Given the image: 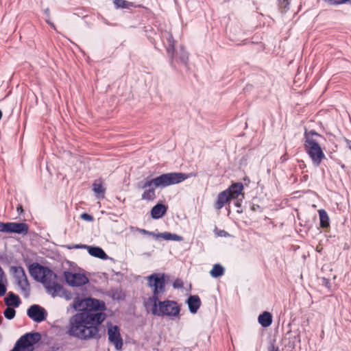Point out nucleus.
I'll use <instances>...</instances> for the list:
<instances>
[{
    "label": "nucleus",
    "mask_w": 351,
    "mask_h": 351,
    "mask_svg": "<svg viewBox=\"0 0 351 351\" xmlns=\"http://www.w3.org/2000/svg\"><path fill=\"white\" fill-rule=\"evenodd\" d=\"M87 309L75 314L69 319L66 334L80 340H99L100 326L106 319L104 302L92 298H86Z\"/></svg>",
    "instance_id": "f257e3e1"
},
{
    "label": "nucleus",
    "mask_w": 351,
    "mask_h": 351,
    "mask_svg": "<svg viewBox=\"0 0 351 351\" xmlns=\"http://www.w3.org/2000/svg\"><path fill=\"white\" fill-rule=\"evenodd\" d=\"M192 174L182 172H170L162 173L156 178L146 177L143 180L137 183V188L144 189L141 199L153 201L156 198V189H164L171 185L179 184L190 178Z\"/></svg>",
    "instance_id": "f03ea898"
},
{
    "label": "nucleus",
    "mask_w": 351,
    "mask_h": 351,
    "mask_svg": "<svg viewBox=\"0 0 351 351\" xmlns=\"http://www.w3.org/2000/svg\"><path fill=\"white\" fill-rule=\"evenodd\" d=\"M314 136H320L315 130H311L309 132L305 131L304 147L307 154L311 158L313 165L318 167L320 165L322 160L326 157L319 143L313 138Z\"/></svg>",
    "instance_id": "7ed1b4c3"
},
{
    "label": "nucleus",
    "mask_w": 351,
    "mask_h": 351,
    "mask_svg": "<svg viewBox=\"0 0 351 351\" xmlns=\"http://www.w3.org/2000/svg\"><path fill=\"white\" fill-rule=\"evenodd\" d=\"M148 287L152 289V296L149 300L151 302H158L161 295L166 292V281L164 274L154 273L146 278Z\"/></svg>",
    "instance_id": "20e7f679"
},
{
    "label": "nucleus",
    "mask_w": 351,
    "mask_h": 351,
    "mask_svg": "<svg viewBox=\"0 0 351 351\" xmlns=\"http://www.w3.org/2000/svg\"><path fill=\"white\" fill-rule=\"evenodd\" d=\"M152 313L157 316L176 317L179 315L180 308L178 303L173 300H165L152 302Z\"/></svg>",
    "instance_id": "39448f33"
},
{
    "label": "nucleus",
    "mask_w": 351,
    "mask_h": 351,
    "mask_svg": "<svg viewBox=\"0 0 351 351\" xmlns=\"http://www.w3.org/2000/svg\"><path fill=\"white\" fill-rule=\"evenodd\" d=\"M29 273L35 280L43 285L49 279L57 278L56 274L51 269L38 263H34L29 266Z\"/></svg>",
    "instance_id": "423d86ee"
},
{
    "label": "nucleus",
    "mask_w": 351,
    "mask_h": 351,
    "mask_svg": "<svg viewBox=\"0 0 351 351\" xmlns=\"http://www.w3.org/2000/svg\"><path fill=\"white\" fill-rule=\"evenodd\" d=\"M41 339L38 332H29L22 335L10 351H34V345Z\"/></svg>",
    "instance_id": "0eeeda50"
},
{
    "label": "nucleus",
    "mask_w": 351,
    "mask_h": 351,
    "mask_svg": "<svg viewBox=\"0 0 351 351\" xmlns=\"http://www.w3.org/2000/svg\"><path fill=\"white\" fill-rule=\"evenodd\" d=\"M10 270L16 279V283L21 288L22 292L29 295V283L24 269L21 266H11Z\"/></svg>",
    "instance_id": "6e6552de"
},
{
    "label": "nucleus",
    "mask_w": 351,
    "mask_h": 351,
    "mask_svg": "<svg viewBox=\"0 0 351 351\" xmlns=\"http://www.w3.org/2000/svg\"><path fill=\"white\" fill-rule=\"evenodd\" d=\"M64 277L67 284L72 287H80L89 282L88 278L83 274L64 271Z\"/></svg>",
    "instance_id": "1a4fd4ad"
},
{
    "label": "nucleus",
    "mask_w": 351,
    "mask_h": 351,
    "mask_svg": "<svg viewBox=\"0 0 351 351\" xmlns=\"http://www.w3.org/2000/svg\"><path fill=\"white\" fill-rule=\"evenodd\" d=\"M108 337L109 342L114 345L117 350L122 349L123 339L118 326H112L111 324H109L108 326Z\"/></svg>",
    "instance_id": "9d476101"
},
{
    "label": "nucleus",
    "mask_w": 351,
    "mask_h": 351,
    "mask_svg": "<svg viewBox=\"0 0 351 351\" xmlns=\"http://www.w3.org/2000/svg\"><path fill=\"white\" fill-rule=\"evenodd\" d=\"M27 315L33 321L40 323L46 319L47 313L43 307L38 304H33L27 309Z\"/></svg>",
    "instance_id": "9b49d317"
},
{
    "label": "nucleus",
    "mask_w": 351,
    "mask_h": 351,
    "mask_svg": "<svg viewBox=\"0 0 351 351\" xmlns=\"http://www.w3.org/2000/svg\"><path fill=\"white\" fill-rule=\"evenodd\" d=\"M56 278L49 279L47 282L43 285L47 290V292L50 294L53 298L60 296L63 291L64 287L55 282Z\"/></svg>",
    "instance_id": "f8f14e48"
},
{
    "label": "nucleus",
    "mask_w": 351,
    "mask_h": 351,
    "mask_svg": "<svg viewBox=\"0 0 351 351\" xmlns=\"http://www.w3.org/2000/svg\"><path fill=\"white\" fill-rule=\"evenodd\" d=\"M29 230V226L23 222H10V233L19 234H27Z\"/></svg>",
    "instance_id": "ddd939ff"
},
{
    "label": "nucleus",
    "mask_w": 351,
    "mask_h": 351,
    "mask_svg": "<svg viewBox=\"0 0 351 351\" xmlns=\"http://www.w3.org/2000/svg\"><path fill=\"white\" fill-rule=\"evenodd\" d=\"M243 189V185L241 182H236L230 186L225 191L232 199H236L241 194Z\"/></svg>",
    "instance_id": "4468645a"
},
{
    "label": "nucleus",
    "mask_w": 351,
    "mask_h": 351,
    "mask_svg": "<svg viewBox=\"0 0 351 351\" xmlns=\"http://www.w3.org/2000/svg\"><path fill=\"white\" fill-rule=\"evenodd\" d=\"M167 210V206L161 203L156 204L151 210V216L153 219H158L164 216Z\"/></svg>",
    "instance_id": "2eb2a0df"
},
{
    "label": "nucleus",
    "mask_w": 351,
    "mask_h": 351,
    "mask_svg": "<svg viewBox=\"0 0 351 351\" xmlns=\"http://www.w3.org/2000/svg\"><path fill=\"white\" fill-rule=\"evenodd\" d=\"M189 309L191 313H197L201 306V300L198 295H190L187 299Z\"/></svg>",
    "instance_id": "dca6fc26"
},
{
    "label": "nucleus",
    "mask_w": 351,
    "mask_h": 351,
    "mask_svg": "<svg viewBox=\"0 0 351 351\" xmlns=\"http://www.w3.org/2000/svg\"><path fill=\"white\" fill-rule=\"evenodd\" d=\"M4 302L8 307L14 306L16 308L19 307L21 303L19 295L11 291L5 298Z\"/></svg>",
    "instance_id": "f3484780"
},
{
    "label": "nucleus",
    "mask_w": 351,
    "mask_h": 351,
    "mask_svg": "<svg viewBox=\"0 0 351 351\" xmlns=\"http://www.w3.org/2000/svg\"><path fill=\"white\" fill-rule=\"evenodd\" d=\"M87 250L89 254L92 256L99 258L102 260H106L108 258L106 253L99 247L88 245Z\"/></svg>",
    "instance_id": "a211bd4d"
},
{
    "label": "nucleus",
    "mask_w": 351,
    "mask_h": 351,
    "mask_svg": "<svg viewBox=\"0 0 351 351\" xmlns=\"http://www.w3.org/2000/svg\"><path fill=\"white\" fill-rule=\"evenodd\" d=\"M230 199L231 198L225 191L219 193L217 195V201L215 203V208L217 210L221 209Z\"/></svg>",
    "instance_id": "6ab92c4d"
},
{
    "label": "nucleus",
    "mask_w": 351,
    "mask_h": 351,
    "mask_svg": "<svg viewBox=\"0 0 351 351\" xmlns=\"http://www.w3.org/2000/svg\"><path fill=\"white\" fill-rule=\"evenodd\" d=\"M258 322L263 327H269L272 323V315L269 312L264 311L259 315Z\"/></svg>",
    "instance_id": "aec40b11"
},
{
    "label": "nucleus",
    "mask_w": 351,
    "mask_h": 351,
    "mask_svg": "<svg viewBox=\"0 0 351 351\" xmlns=\"http://www.w3.org/2000/svg\"><path fill=\"white\" fill-rule=\"evenodd\" d=\"M158 238H162V239H163L165 240H167V241L171 240V241H182L183 240L182 237H181L178 234H174V233L169 232L158 233L156 235V239H158Z\"/></svg>",
    "instance_id": "412c9836"
},
{
    "label": "nucleus",
    "mask_w": 351,
    "mask_h": 351,
    "mask_svg": "<svg viewBox=\"0 0 351 351\" xmlns=\"http://www.w3.org/2000/svg\"><path fill=\"white\" fill-rule=\"evenodd\" d=\"M167 41L165 43L166 49L167 53L171 56V58L174 56V40L173 36L170 33H167L166 36Z\"/></svg>",
    "instance_id": "4be33fe9"
},
{
    "label": "nucleus",
    "mask_w": 351,
    "mask_h": 351,
    "mask_svg": "<svg viewBox=\"0 0 351 351\" xmlns=\"http://www.w3.org/2000/svg\"><path fill=\"white\" fill-rule=\"evenodd\" d=\"M319 221H320V226L322 228H326L330 226V219L327 212L324 209H320L318 210Z\"/></svg>",
    "instance_id": "5701e85b"
},
{
    "label": "nucleus",
    "mask_w": 351,
    "mask_h": 351,
    "mask_svg": "<svg viewBox=\"0 0 351 351\" xmlns=\"http://www.w3.org/2000/svg\"><path fill=\"white\" fill-rule=\"evenodd\" d=\"M176 56L179 59L180 63L188 67L189 53L186 51L184 47L181 46L180 50L177 52Z\"/></svg>",
    "instance_id": "b1692460"
},
{
    "label": "nucleus",
    "mask_w": 351,
    "mask_h": 351,
    "mask_svg": "<svg viewBox=\"0 0 351 351\" xmlns=\"http://www.w3.org/2000/svg\"><path fill=\"white\" fill-rule=\"evenodd\" d=\"M225 273V269L220 264H215L210 271V274L213 278H219Z\"/></svg>",
    "instance_id": "393cba45"
},
{
    "label": "nucleus",
    "mask_w": 351,
    "mask_h": 351,
    "mask_svg": "<svg viewBox=\"0 0 351 351\" xmlns=\"http://www.w3.org/2000/svg\"><path fill=\"white\" fill-rule=\"evenodd\" d=\"M73 307L80 312L85 311L86 308V298L75 300L73 304Z\"/></svg>",
    "instance_id": "a878e982"
},
{
    "label": "nucleus",
    "mask_w": 351,
    "mask_h": 351,
    "mask_svg": "<svg viewBox=\"0 0 351 351\" xmlns=\"http://www.w3.org/2000/svg\"><path fill=\"white\" fill-rule=\"evenodd\" d=\"M93 191L97 195L98 197H104L105 189L101 183L94 182L93 184Z\"/></svg>",
    "instance_id": "bb28decb"
},
{
    "label": "nucleus",
    "mask_w": 351,
    "mask_h": 351,
    "mask_svg": "<svg viewBox=\"0 0 351 351\" xmlns=\"http://www.w3.org/2000/svg\"><path fill=\"white\" fill-rule=\"evenodd\" d=\"M5 317L8 319H12L16 315V311L14 308L7 306L3 311Z\"/></svg>",
    "instance_id": "cd10ccee"
},
{
    "label": "nucleus",
    "mask_w": 351,
    "mask_h": 351,
    "mask_svg": "<svg viewBox=\"0 0 351 351\" xmlns=\"http://www.w3.org/2000/svg\"><path fill=\"white\" fill-rule=\"evenodd\" d=\"M113 3L116 9L127 8L130 3L125 0H113Z\"/></svg>",
    "instance_id": "c85d7f7f"
},
{
    "label": "nucleus",
    "mask_w": 351,
    "mask_h": 351,
    "mask_svg": "<svg viewBox=\"0 0 351 351\" xmlns=\"http://www.w3.org/2000/svg\"><path fill=\"white\" fill-rule=\"evenodd\" d=\"M278 6L280 9H283L286 12L289 9V0H278Z\"/></svg>",
    "instance_id": "c756f323"
},
{
    "label": "nucleus",
    "mask_w": 351,
    "mask_h": 351,
    "mask_svg": "<svg viewBox=\"0 0 351 351\" xmlns=\"http://www.w3.org/2000/svg\"><path fill=\"white\" fill-rule=\"evenodd\" d=\"M0 232L10 233V222H1L0 221Z\"/></svg>",
    "instance_id": "7c9ffc66"
},
{
    "label": "nucleus",
    "mask_w": 351,
    "mask_h": 351,
    "mask_svg": "<svg viewBox=\"0 0 351 351\" xmlns=\"http://www.w3.org/2000/svg\"><path fill=\"white\" fill-rule=\"evenodd\" d=\"M60 297L64 298L67 300H70L73 298V295L70 291L64 289Z\"/></svg>",
    "instance_id": "2f4dec72"
},
{
    "label": "nucleus",
    "mask_w": 351,
    "mask_h": 351,
    "mask_svg": "<svg viewBox=\"0 0 351 351\" xmlns=\"http://www.w3.org/2000/svg\"><path fill=\"white\" fill-rule=\"evenodd\" d=\"M6 283L7 282L5 281L0 282V297L5 295V294L6 293Z\"/></svg>",
    "instance_id": "473e14b6"
},
{
    "label": "nucleus",
    "mask_w": 351,
    "mask_h": 351,
    "mask_svg": "<svg viewBox=\"0 0 351 351\" xmlns=\"http://www.w3.org/2000/svg\"><path fill=\"white\" fill-rule=\"evenodd\" d=\"M88 245H84V244H76V245H67V249L71 250V249H87Z\"/></svg>",
    "instance_id": "72a5a7b5"
},
{
    "label": "nucleus",
    "mask_w": 351,
    "mask_h": 351,
    "mask_svg": "<svg viewBox=\"0 0 351 351\" xmlns=\"http://www.w3.org/2000/svg\"><path fill=\"white\" fill-rule=\"evenodd\" d=\"M325 2L328 3L331 5H339L346 3V1H348V0H324Z\"/></svg>",
    "instance_id": "f704fd0d"
},
{
    "label": "nucleus",
    "mask_w": 351,
    "mask_h": 351,
    "mask_svg": "<svg viewBox=\"0 0 351 351\" xmlns=\"http://www.w3.org/2000/svg\"><path fill=\"white\" fill-rule=\"evenodd\" d=\"M80 217H81V219H82L85 221H92L94 220L93 217L86 213H84L81 214Z\"/></svg>",
    "instance_id": "c9c22d12"
},
{
    "label": "nucleus",
    "mask_w": 351,
    "mask_h": 351,
    "mask_svg": "<svg viewBox=\"0 0 351 351\" xmlns=\"http://www.w3.org/2000/svg\"><path fill=\"white\" fill-rule=\"evenodd\" d=\"M138 231L143 234L152 236L154 238H156V235L157 234L154 232H150L145 229H138Z\"/></svg>",
    "instance_id": "e433bc0d"
},
{
    "label": "nucleus",
    "mask_w": 351,
    "mask_h": 351,
    "mask_svg": "<svg viewBox=\"0 0 351 351\" xmlns=\"http://www.w3.org/2000/svg\"><path fill=\"white\" fill-rule=\"evenodd\" d=\"M184 286V284H183V282L182 280L180 279H176L173 283V288L175 289H177V288H182Z\"/></svg>",
    "instance_id": "4c0bfd02"
},
{
    "label": "nucleus",
    "mask_w": 351,
    "mask_h": 351,
    "mask_svg": "<svg viewBox=\"0 0 351 351\" xmlns=\"http://www.w3.org/2000/svg\"><path fill=\"white\" fill-rule=\"evenodd\" d=\"M1 281L7 282V279L3 269L0 266V282Z\"/></svg>",
    "instance_id": "58836bf2"
},
{
    "label": "nucleus",
    "mask_w": 351,
    "mask_h": 351,
    "mask_svg": "<svg viewBox=\"0 0 351 351\" xmlns=\"http://www.w3.org/2000/svg\"><path fill=\"white\" fill-rule=\"evenodd\" d=\"M17 212L19 215H21L23 213V208L21 204H18L16 207Z\"/></svg>",
    "instance_id": "ea45409f"
},
{
    "label": "nucleus",
    "mask_w": 351,
    "mask_h": 351,
    "mask_svg": "<svg viewBox=\"0 0 351 351\" xmlns=\"http://www.w3.org/2000/svg\"><path fill=\"white\" fill-rule=\"evenodd\" d=\"M269 351H279V348L272 344L269 347Z\"/></svg>",
    "instance_id": "a19ab883"
},
{
    "label": "nucleus",
    "mask_w": 351,
    "mask_h": 351,
    "mask_svg": "<svg viewBox=\"0 0 351 351\" xmlns=\"http://www.w3.org/2000/svg\"><path fill=\"white\" fill-rule=\"evenodd\" d=\"M44 12L47 16V19H49L50 20V11H49V8H46L45 10H44Z\"/></svg>",
    "instance_id": "79ce46f5"
},
{
    "label": "nucleus",
    "mask_w": 351,
    "mask_h": 351,
    "mask_svg": "<svg viewBox=\"0 0 351 351\" xmlns=\"http://www.w3.org/2000/svg\"><path fill=\"white\" fill-rule=\"evenodd\" d=\"M46 22L51 27H53V29H56V27H55V25L50 21V20L49 19H46Z\"/></svg>",
    "instance_id": "37998d69"
},
{
    "label": "nucleus",
    "mask_w": 351,
    "mask_h": 351,
    "mask_svg": "<svg viewBox=\"0 0 351 351\" xmlns=\"http://www.w3.org/2000/svg\"><path fill=\"white\" fill-rule=\"evenodd\" d=\"M346 142H347L349 149L351 150V141L346 140Z\"/></svg>",
    "instance_id": "c03bdc74"
},
{
    "label": "nucleus",
    "mask_w": 351,
    "mask_h": 351,
    "mask_svg": "<svg viewBox=\"0 0 351 351\" xmlns=\"http://www.w3.org/2000/svg\"><path fill=\"white\" fill-rule=\"evenodd\" d=\"M234 205L237 207H241V203L238 200L234 202Z\"/></svg>",
    "instance_id": "a18cd8bd"
},
{
    "label": "nucleus",
    "mask_w": 351,
    "mask_h": 351,
    "mask_svg": "<svg viewBox=\"0 0 351 351\" xmlns=\"http://www.w3.org/2000/svg\"><path fill=\"white\" fill-rule=\"evenodd\" d=\"M323 280H324V282H326V285H328V280H327V279H326V278H323Z\"/></svg>",
    "instance_id": "49530a36"
},
{
    "label": "nucleus",
    "mask_w": 351,
    "mask_h": 351,
    "mask_svg": "<svg viewBox=\"0 0 351 351\" xmlns=\"http://www.w3.org/2000/svg\"><path fill=\"white\" fill-rule=\"evenodd\" d=\"M223 233H224V235L226 234H227V232L226 231H222L221 234H220V236H222V234H223Z\"/></svg>",
    "instance_id": "de8ad7c7"
},
{
    "label": "nucleus",
    "mask_w": 351,
    "mask_h": 351,
    "mask_svg": "<svg viewBox=\"0 0 351 351\" xmlns=\"http://www.w3.org/2000/svg\"><path fill=\"white\" fill-rule=\"evenodd\" d=\"M223 233H224V235L226 234H227V232L226 231H222L221 234H220V236H222V234H223Z\"/></svg>",
    "instance_id": "09e8293b"
},
{
    "label": "nucleus",
    "mask_w": 351,
    "mask_h": 351,
    "mask_svg": "<svg viewBox=\"0 0 351 351\" xmlns=\"http://www.w3.org/2000/svg\"><path fill=\"white\" fill-rule=\"evenodd\" d=\"M223 233H224V235L226 234H227V232L226 231H222L221 234H220V236H222V234H223Z\"/></svg>",
    "instance_id": "8fccbe9b"
},
{
    "label": "nucleus",
    "mask_w": 351,
    "mask_h": 351,
    "mask_svg": "<svg viewBox=\"0 0 351 351\" xmlns=\"http://www.w3.org/2000/svg\"><path fill=\"white\" fill-rule=\"evenodd\" d=\"M2 321H3V317L0 316V324H1Z\"/></svg>",
    "instance_id": "3c124183"
},
{
    "label": "nucleus",
    "mask_w": 351,
    "mask_h": 351,
    "mask_svg": "<svg viewBox=\"0 0 351 351\" xmlns=\"http://www.w3.org/2000/svg\"><path fill=\"white\" fill-rule=\"evenodd\" d=\"M346 3H348L351 4V0H348V1H346Z\"/></svg>",
    "instance_id": "603ef678"
}]
</instances>
